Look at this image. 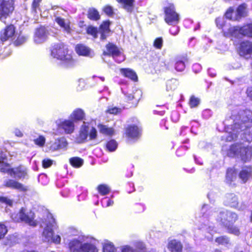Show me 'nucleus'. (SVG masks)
I'll return each instance as SVG.
<instances>
[{
	"label": "nucleus",
	"mask_w": 252,
	"mask_h": 252,
	"mask_svg": "<svg viewBox=\"0 0 252 252\" xmlns=\"http://www.w3.org/2000/svg\"><path fill=\"white\" fill-rule=\"evenodd\" d=\"M40 226L43 228L42 233V239L44 242L53 243L59 244L61 243V238L60 235H53L54 231L58 226L52 215L47 213L46 216L42 220L40 223Z\"/></svg>",
	"instance_id": "f257e3e1"
},
{
	"label": "nucleus",
	"mask_w": 252,
	"mask_h": 252,
	"mask_svg": "<svg viewBox=\"0 0 252 252\" xmlns=\"http://www.w3.org/2000/svg\"><path fill=\"white\" fill-rule=\"evenodd\" d=\"M51 56L60 61L63 66L69 67L75 64V61L73 59L72 52L69 51L67 47L62 43L55 44L51 49Z\"/></svg>",
	"instance_id": "f03ea898"
},
{
	"label": "nucleus",
	"mask_w": 252,
	"mask_h": 252,
	"mask_svg": "<svg viewBox=\"0 0 252 252\" xmlns=\"http://www.w3.org/2000/svg\"><path fill=\"white\" fill-rule=\"evenodd\" d=\"M252 126V120L251 119H249L246 123L244 122L241 125L235 124L233 126L232 131L226 133L225 135L222 136V138L226 141H231L236 138L239 132V130L240 129L241 131H244L243 134L244 135V138L245 140L248 142L251 141L252 140V132L250 129Z\"/></svg>",
	"instance_id": "7ed1b4c3"
},
{
	"label": "nucleus",
	"mask_w": 252,
	"mask_h": 252,
	"mask_svg": "<svg viewBox=\"0 0 252 252\" xmlns=\"http://www.w3.org/2000/svg\"><path fill=\"white\" fill-rule=\"evenodd\" d=\"M7 156L5 153L0 150V171L7 173L11 177L21 179L25 178L27 175V169L25 166H19L10 168V165L7 163Z\"/></svg>",
	"instance_id": "20e7f679"
},
{
	"label": "nucleus",
	"mask_w": 252,
	"mask_h": 252,
	"mask_svg": "<svg viewBox=\"0 0 252 252\" xmlns=\"http://www.w3.org/2000/svg\"><path fill=\"white\" fill-rule=\"evenodd\" d=\"M227 154L229 157H237L246 162L252 157V147L242 143L234 144L230 147Z\"/></svg>",
	"instance_id": "39448f33"
},
{
	"label": "nucleus",
	"mask_w": 252,
	"mask_h": 252,
	"mask_svg": "<svg viewBox=\"0 0 252 252\" xmlns=\"http://www.w3.org/2000/svg\"><path fill=\"white\" fill-rule=\"evenodd\" d=\"M223 32L226 37H236L239 34H241L248 37H252V23L246 24L242 27L234 26L226 28L225 26L223 29Z\"/></svg>",
	"instance_id": "423d86ee"
},
{
	"label": "nucleus",
	"mask_w": 252,
	"mask_h": 252,
	"mask_svg": "<svg viewBox=\"0 0 252 252\" xmlns=\"http://www.w3.org/2000/svg\"><path fill=\"white\" fill-rule=\"evenodd\" d=\"M89 136L91 140L94 139L97 136V131L96 129L92 127L90 129L89 124L84 122V124L81 126L79 134L77 137V141L78 143L83 142L87 139Z\"/></svg>",
	"instance_id": "0eeeda50"
},
{
	"label": "nucleus",
	"mask_w": 252,
	"mask_h": 252,
	"mask_svg": "<svg viewBox=\"0 0 252 252\" xmlns=\"http://www.w3.org/2000/svg\"><path fill=\"white\" fill-rule=\"evenodd\" d=\"M164 20L166 23L170 25H175L178 23L180 20L179 15L176 12L173 4H169L164 7Z\"/></svg>",
	"instance_id": "6e6552de"
},
{
	"label": "nucleus",
	"mask_w": 252,
	"mask_h": 252,
	"mask_svg": "<svg viewBox=\"0 0 252 252\" xmlns=\"http://www.w3.org/2000/svg\"><path fill=\"white\" fill-rule=\"evenodd\" d=\"M13 0H0V20H4L14 10Z\"/></svg>",
	"instance_id": "1a4fd4ad"
},
{
	"label": "nucleus",
	"mask_w": 252,
	"mask_h": 252,
	"mask_svg": "<svg viewBox=\"0 0 252 252\" xmlns=\"http://www.w3.org/2000/svg\"><path fill=\"white\" fill-rule=\"evenodd\" d=\"M26 211L25 208H22L18 215V218L14 216V215L11 216V218L15 221L21 220L29 224L30 225L35 226L36 223L33 220V214L32 212L26 213Z\"/></svg>",
	"instance_id": "9d476101"
},
{
	"label": "nucleus",
	"mask_w": 252,
	"mask_h": 252,
	"mask_svg": "<svg viewBox=\"0 0 252 252\" xmlns=\"http://www.w3.org/2000/svg\"><path fill=\"white\" fill-rule=\"evenodd\" d=\"M220 217L219 220L225 226H227L233 223L238 219L237 215L230 211H221L220 212Z\"/></svg>",
	"instance_id": "9b49d317"
},
{
	"label": "nucleus",
	"mask_w": 252,
	"mask_h": 252,
	"mask_svg": "<svg viewBox=\"0 0 252 252\" xmlns=\"http://www.w3.org/2000/svg\"><path fill=\"white\" fill-rule=\"evenodd\" d=\"M85 237L79 236L77 238L70 240L68 243V248L70 252H82Z\"/></svg>",
	"instance_id": "f8f14e48"
},
{
	"label": "nucleus",
	"mask_w": 252,
	"mask_h": 252,
	"mask_svg": "<svg viewBox=\"0 0 252 252\" xmlns=\"http://www.w3.org/2000/svg\"><path fill=\"white\" fill-rule=\"evenodd\" d=\"M3 186L23 192H25L28 190L27 187L14 179H8L4 180Z\"/></svg>",
	"instance_id": "ddd939ff"
},
{
	"label": "nucleus",
	"mask_w": 252,
	"mask_h": 252,
	"mask_svg": "<svg viewBox=\"0 0 252 252\" xmlns=\"http://www.w3.org/2000/svg\"><path fill=\"white\" fill-rule=\"evenodd\" d=\"M62 12L65 13L63 10L61 9L58 11L55 15V21L63 29L64 31L67 33H69L71 32V29L69 26V22L67 20L64 19L62 17L61 14H63Z\"/></svg>",
	"instance_id": "4468645a"
},
{
	"label": "nucleus",
	"mask_w": 252,
	"mask_h": 252,
	"mask_svg": "<svg viewBox=\"0 0 252 252\" xmlns=\"http://www.w3.org/2000/svg\"><path fill=\"white\" fill-rule=\"evenodd\" d=\"M252 53V42L246 41L242 42L239 48V54L246 59L250 57Z\"/></svg>",
	"instance_id": "2eb2a0df"
},
{
	"label": "nucleus",
	"mask_w": 252,
	"mask_h": 252,
	"mask_svg": "<svg viewBox=\"0 0 252 252\" xmlns=\"http://www.w3.org/2000/svg\"><path fill=\"white\" fill-rule=\"evenodd\" d=\"M47 37V32L45 28L41 27L36 30L34 36V41L36 43L44 42Z\"/></svg>",
	"instance_id": "dca6fc26"
},
{
	"label": "nucleus",
	"mask_w": 252,
	"mask_h": 252,
	"mask_svg": "<svg viewBox=\"0 0 252 252\" xmlns=\"http://www.w3.org/2000/svg\"><path fill=\"white\" fill-rule=\"evenodd\" d=\"M15 32V28L13 25L7 26L4 30L0 32V40L3 42L7 40L14 35Z\"/></svg>",
	"instance_id": "f3484780"
},
{
	"label": "nucleus",
	"mask_w": 252,
	"mask_h": 252,
	"mask_svg": "<svg viewBox=\"0 0 252 252\" xmlns=\"http://www.w3.org/2000/svg\"><path fill=\"white\" fill-rule=\"evenodd\" d=\"M103 54L112 56L113 58H115L117 56L120 55V50L115 45L109 43L106 45Z\"/></svg>",
	"instance_id": "a211bd4d"
},
{
	"label": "nucleus",
	"mask_w": 252,
	"mask_h": 252,
	"mask_svg": "<svg viewBox=\"0 0 252 252\" xmlns=\"http://www.w3.org/2000/svg\"><path fill=\"white\" fill-rule=\"evenodd\" d=\"M224 203L225 205L232 208H238L239 204L238 197L233 193L227 194L225 196Z\"/></svg>",
	"instance_id": "6ab92c4d"
},
{
	"label": "nucleus",
	"mask_w": 252,
	"mask_h": 252,
	"mask_svg": "<svg viewBox=\"0 0 252 252\" xmlns=\"http://www.w3.org/2000/svg\"><path fill=\"white\" fill-rule=\"evenodd\" d=\"M73 121L69 120H66L62 122L60 124L61 128L64 130L67 134H70L73 132L74 130V125Z\"/></svg>",
	"instance_id": "aec40b11"
},
{
	"label": "nucleus",
	"mask_w": 252,
	"mask_h": 252,
	"mask_svg": "<svg viewBox=\"0 0 252 252\" xmlns=\"http://www.w3.org/2000/svg\"><path fill=\"white\" fill-rule=\"evenodd\" d=\"M252 175V169L251 167H244L239 173V177L244 183L246 182Z\"/></svg>",
	"instance_id": "412c9836"
},
{
	"label": "nucleus",
	"mask_w": 252,
	"mask_h": 252,
	"mask_svg": "<svg viewBox=\"0 0 252 252\" xmlns=\"http://www.w3.org/2000/svg\"><path fill=\"white\" fill-rule=\"evenodd\" d=\"M140 129L135 126H130L126 130V135L130 138H135L139 137L140 135Z\"/></svg>",
	"instance_id": "4be33fe9"
},
{
	"label": "nucleus",
	"mask_w": 252,
	"mask_h": 252,
	"mask_svg": "<svg viewBox=\"0 0 252 252\" xmlns=\"http://www.w3.org/2000/svg\"><path fill=\"white\" fill-rule=\"evenodd\" d=\"M168 249L171 252H181L182 250V245L180 242L172 240L169 242Z\"/></svg>",
	"instance_id": "5701e85b"
},
{
	"label": "nucleus",
	"mask_w": 252,
	"mask_h": 252,
	"mask_svg": "<svg viewBox=\"0 0 252 252\" xmlns=\"http://www.w3.org/2000/svg\"><path fill=\"white\" fill-rule=\"evenodd\" d=\"M109 25V22L105 21L100 26L99 32L101 33L100 38L102 40H105L108 36V34L110 32Z\"/></svg>",
	"instance_id": "b1692460"
},
{
	"label": "nucleus",
	"mask_w": 252,
	"mask_h": 252,
	"mask_svg": "<svg viewBox=\"0 0 252 252\" xmlns=\"http://www.w3.org/2000/svg\"><path fill=\"white\" fill-rule=\"evenodd\" d=\"M76 51L79 55L90 56L91 50L88 47L82 44H78L75 48Z\"/></svg>",
	"instance_id": "393cba45"
},
{
	"label": "nucleus",
	"mask_w": 252,
	"mask_h": 252,
	"mask_svg": "<svg viewBox=\"0 0 252 252\" xmlns=\"http://www.w3.org/2000/svg\"><path fill=\"white\" fill-rule=\"evenodd\" d=\"M121 73L124 76L131 79L133 81L137 80V76L135 72L129 68H121Z\"/></svg>",
	"instance_id": "a878e982"
},
{
	"label": "nucleus",
	"mask_w": 252,
	"mask_h": 252,
	"mask_svg": "<svg viewBox=\"0 0 252 252\" xmlns=\"http://www.w3.org/2000/svg\"><path fill=\"white\" fill-rule=\"evenodd\" d=\"M100 133L107 136H112L114 134L115 131L112 127H110L102 124L97 126Z\"/></svg>",
	"instance_id": "bb28decb"
},
{
	"label": "nucleus",
	"mask_w": 252,
	"mask_h": 252,
	"mask_svg": "<svg viewBox=\"0 0 252 252\" xmlns=\"http://www.w3.org/2000/svg\"><path fill=\"white\" fill-rule=\"evenodd\" d=\"M246 16V5L242 4L240 5L235 12V16H234V20H239L242 17Z\"/></svg>",
	"instance_id": "cd10ccee"
},
{
	"label": "nucleus",
	"mask_w": 252,
	"mask_h": 252,
	"mask_svg": "<svg viewBox=\"0 0 252 252\" xmlns=\"http://www.w3.org/2000/svg\"><path fill=\"white\" fill-rule=\"evenodd\" d=\"M142 95V92L140 90H136L132 94H129L128 96V100H133V103L137 104Z\"/></svg>",
	"instance_id": "c85d7f7f"
},
{
	"label": "nucleus",
	"mask_w": 252,
	"mask_h": 252,
	"mask_svg": "<svg viewBox=\"0 0 252 252\" xmlns=\"http://www.w3.org/2000/svg\"><path fill=\"white\" fill-rule=\"evenodd\" d=\"M85 114L83 111H74L70 115V119L74 122L84 119Z\"/></svg>",
	"instance_id": "c756f323"
},
{
	"label": "nucleus",
	"mask_w": 252,
	"mask_h": 252,
	"mask_svg": "<svg viewBox=\"0 0 252 252\" xmlns=\"http://www.w3.org/2000/svg\"><path fill=\"white\" fill-rule=\"evenodd\" d=\"M98 250L93 244L84 243L83 245L82 252H97Z\"/></svg>",
	"instance_id": "7c9ffc66"
},
{
	"label": "nucleus",
	"mask_w": 252,
	"mask_h": 252,
	"mask_svg": "<svg viewBox=\"0 0 252 252\" xmlns=\"http://www.w3.org/2000/svg\"><path fill=\"white\" fill-rule=\"evenodd\" d=\"M88 18L93 20H97L100 18L98 11L94 8L89 9L88 12Z\"/></svg>",
	"instance_id": "2f4dec72"
},
{
	"label": "nucleus",
	"mask_w": 252,
	"mask_h": 252,
	"mask_svg": "<svg viewBox=\"0 0 252 252\" xmlns=\"http://www.w3.org/2000/svg\"><path fill=\"white\" fill-rule=\"evenodd\" d=\"M70 164L75 167H80L83 164V160L78 157L72 158L69 160Z\"/></svg>",
	"instance_id": "473e14b6"
},
{
	"label": "nucleus",
	"mask_w": 252,
	"mask_h": 252,
	"mask_svg": "<svg viewBox=\"0 0 252 252\" xmlns=\"http://www.w3.org/2000/svg\"><path fill=\"white\" fill-rule=\"evenodd\" d=\"M117 1L123 3L125 8L128 11H131L132 10L134 0H117Z\"/></svg>",
	"instance_id": "72a5a7b5"
},
{
	"label": "nucleus",
	"mask_w": 252,
	"mask_h": 252,
	"mask_svg": "<svg viewBox=\"0 0 252 252\" xmlns=\"http://www.w3.org/2000/svg\"><path fill=\"white\" fill-rule=\"evenodd\" d=\"M236 174L235 173L234 170L232 169H228L226 172V179L227 182L231 183L234 179L236 178Z\"/></svg>",
	"instance_id": "f704fd0d"
},
{
	"label": "nucleus",
	"mask_w": 252,
	"mask_h": 252,
	"mask_svg": "<svg viewBox=\"0 0 252 252\" xmlns=\"http://www.w3.org/2000/svg\"><path fill=\"white\" fill-rule=\"evenodd\" d=\"M215 241L218 244L224 246H228L230 244L228 238L225 236H222L217 238L215 239Z\"/></svg>",
	"instance_id": "c9c22d12"
},
{
	"label": "nucleus",
	"mask_w": 252,
	"mask_h": 252,
	"mask_svg": "<svg viewBox=\"0 0 252 252\" xmlns=\"http://www.w3.org/2000/svg\"><path fill=\"white\" fill-rule=\"evenodd\" d=\"M178 81L176 79H171L167 82L166 87L168 91H172L176 89L178 86Z\"/></svg>",
	"instance_id": "e433bc0d"
},
{
	"label": "nucleus",
	"mask_w": 252,
	"mask_h": 252,
	"mask_svg": "<svg viewBox=\"0 0 252 252\" xmlns=\"http://www.w3.org/2000/svg\"><path fill=\"white\" fill-rule=\"evenodd\" d=\"M103 252H116V249L111 242H107L103 245Z\"/></svg>",
	"instance_id": "4c0bfd02"
},
{
	"label": "nucleus",
	"mask_w": 252,
	"mask_h": 252,
	"mask_svg": "<svg viewBox=\"0 0 252 252\" xmlns=\"http://www.w3.org/2000/svg\"><path fill=\"white\" fill-rule=\"evenodd\" d=\"M97 189L99 193L102 195L107 194L110 190L109 187L106 185H99L97 187Z\"/></svg>",
	"instance_id": "58836bf2"
},
{
	"label": "nucleus",
	"mask_w": 252,
	"mask_h": 252,
	"mask_svg": "<svg viewBox=\"0 0 252 252\" xmlns=\"http://www.w3.org/2000/svg\"><path fill=\"white\" fill-rule=\"evenodd\" d=\"M118 146L117 142L114 140H111L106 144L107 149L110 152L116 150Z\"/></svg>",
	"instance_id": "ea45409f"
},
{
	"label": "nucleus",
	"mask_w": 252,
	"mask_h": 252,
	"mask_svg": "<svg viewBox=\"0 0 252 252\" xmlns=\"http://www.w3.org/2000/svg\"><path fill=\"white\" fill-rule=\"evenodd\" d=\"M200 99L198 97H196L194 95H192L189 101V104L191 108H194L198 106L200 103Z\"/></svg>",
	"instance_id": "a19ab883"
},
{
	"label": "nucleus",
	"mask_w": 252,
	"mask_h": 252,
	"mask_svg": "<svg viewBox=\"0 0 252 252\" xmlns=\"http://www.w3.org/2000/svg\"><path fill=\"white\" fill-rule=\"evenodd\" d=\"M34 143L39 147H43L45 143V138L43 136L39 135L37 138L33 140Z\"/></svg>",
	"instance_id": "79ce46f5"
},
{
	"label": "nucleus",
	"mask_w": 252,
	"mask_h": 252,
	"mask_svg": "<svg viewBox=\"0 0 252 252\" xmlns=\"http://www.w3.org/2000/svg\"><path fill=\"white\" fill-rule=\"evenodd\" d=\"M87 32L88 34L92 35L94 38L97 37L98 31L96 28L92 26H89L87 29Z\"/></svg>",
	"instance_id": "37998d69"
},
{
	"label": "nucleus",
	"mask_w": 252,
	"mask_h": 252,
	"mask_svg": "<svg viewBox=\"0 0 252 252\" xmlns=\"http://www.w3.org/2000/svg\"><path fill=\"white\" fill-rule=\"evenodd\" d=\"M175 68L178 71H183L185 68V63L183 61H177L175 65Z\"/></svg>",
	"instance_id": "c03bdc74"
},
{
	"label": "nucleus",
	"mask_w": 252,
	"mask_h": 252,
	"mask_svg": "<svg viewBox=\"0 0 252 252\" xmlns=\"http://www.w3.org/2000/svg\"><path fill=\"white\" fill-rule=\"evenodd\" d=\"M7 232V229L5 224L0 223V240L3 239Z\"/></svg>",
	"instance_id": "a18cd8bd"
},
{
	"label": "nucleus",
	"mask_w": 252,
	"mask_h": 252,
	"mask_svg": "<svg viewBox=\"0 0 252 252\" xmlns=\"http://www.w3.org/2000/svg\"><path fill=\"white\" fill-rule=\"evenodd\" d=\"M101 203L103 207H108L112 206L114 204V201L107 197H105L102 200Z\"/></svg>",
	"instance_id": "49530a36"
},
{
	"label": "nucleus",
	"mask_w": 252,
	"mask_h": 252,
	"mask_svg": "<svg viewBox=\"0 0 252 252\" xmlns=\"http://www.w3.org/2000/svg\"><path fill=\"white\" fill-rule=\"evenodd\" d=\"M228 228V230L229 233H232L235 235H239L240 234V231L238 227L228 225L226 226Z\"/></svg>",
	"instance_id": "de8ad7c7"
},
{
	"label": "nucleus",
	"mask_w": 252,
	"mask_h": 252,
	"mask_svg": "<svg viewBox=\"0 0 252 252\" xmlns=\"http://www.w3.org/2000/svg\"><path fill=\"white\" fill-rule=\"evenodd\" d=\"M234 13V9L232 7H230L225 13V17L226 18L229 19L230 20H232L233 21H236L237 20H234V17L233 16V14Z\"/></svg>",
	"instance_id": "09e8293b"
},
{
	"label": "nucleus",
	"mask_w": 252,
	"mask_h": 252,
	"mask_svg": "<svg viewBox=\"0 0 252 252\" xmlns=\"http://www.w3.org/2000/svg\"><path fill=\"white\" fill-rule=\"evenodd\" d=\"M163 40L161 38H157L154 42V46L157 49H160L162 47Z\"/></svg>",
	"instance_id": "8fccbe9b"
},
{
	"label": "nucleus",
	"mask_w": 252,
	"mask_h": 252,
	"mask_svg": "<svg viewBox=\"0 0 252 252\" xmlns=\"http://www.w3.org/2000/svg\"><path fill=\"white\" fill-rule=\"evenodd\" d=\"M0 202L7 204L10 206L13 204V200L6 197L0 196Z\"/></svg>",
	"instance_id": "3c124183"
},
{
	"label": "nucleus",
	"mask_w": 252,
	"mask_h": 252,
	"mask_svg": "<svg viewBox=\"0 0 252 252\" xmlns=\"http://www.w3.org/2000/svg\"><path fill=\"white\" fill-rule=\"evenodd\" d=\"M59 143H60V142L58 141V139L55 140V141L54 142L51 143V144L50 146V150H51L52 151H56V150H57L60 149Z\"/></svg>",
	"instance_id": "603ef678"
},
{
	"label": "nucleus",
	"mask_w": 252,
	"mask_h": 252,
	"mask_svg": "<svg viewBox=\"0 0 252 252\" xmlns=\"http://www.w3.org/2000/svg\"><path fill=\"white\" fill-rule=\"evenodd\" d=\"M58 141L60 142L59 145L60 149L65 148L67 145V141L64 137H62L59 139H58Z\"/></svg>",
	"instance_id": "864d4df0"
},
{
	"label": "nucleus",
	"mask_w": 252,
	"mask_h": 252,
	"mask_svg": "<svg viewBox=\"0 0 252 252\" xmlns=\"http://www.w3.org/2000/svg\"><path fill=\"white\" fill-rule=\"evenodd\" d=\"M104 12L108 15H111L113 13V10L111 6L107 5L103 8Z\"/></svg>",
	"instance_id": "5fc2aeb1"
},
{
	"label": "nucleus",
	"mask_w": 252,
	"mask_h": 252,
	"mask_svg": "<svg viewBox=\"0 0 252 252\" xmlns=\"http://www.w3.org/2000/svg\"><path fill=\"white\" fill-rule=\"evenodd\" d=\"M121 252H135L134 250L131 247L126 245L122 247Z\"/></svg>",
	"instance_id": "6e6d98bb"
},
{
	"label": "nucleus",
	"mask_w": 252,
	"mask_h": 252,
	"mask_svg": "<svg viewBox=\"0 0 252 252\" xmlns=\"http://www.w3.org/2000/svg\"><path fill=\"white\" fill-rule=\"evenodd\" d=\"M171 119L174 122H177L179 119L178 111H172L171 114Z\"/></svg>",
	"instance_id": "4d7b16f0"
},
{
	"label": "nucleus",
	"mask_w": 252,
	"mask_h": 252,
	"mask_svg": "<svg viewBox=\"0 0 252 252\" xmlns=\"http://www.w3.org/2000/svg\"><path fill=\"white\" fill-rule=\"evenodd\" d=\"M52 164V160L49 159H44L42 161V165L44 168H48Z\"/></svg>",
	"instance_id": "13d9d810"
},
{
	"label": "nucleus",
	"mask_w": 252,
	"mask_h": 252,
	"mask_svg": "<svg viewBox=\"0 0 252 252\" xmlns=\"http://www.w3.org/2000/svg\"><path fill=\"white\" fill-rule=\"evenodd\" d=\"M169 32L171 34L176 35L179 33V28L178 27L173 26L170 29Z\"/></svg>",
	"instance_id": "bf43d9fd"
},
{
	"label": "nucleus",
	"mask_w": 252,
	"mask_h": 252,
	"mask_svg": "<svg viewBox=\"0 0 252 252\" xmlns=\"http://www.w3.org/2000/svg\"><path fill=\"white\" fill-rule=\"evenodd\" d=\"M115 60L118 63H120L125 60L124 56L120 51V55L117 56L115 58H114Z\"/></svg>",
	"instance_id": "052dcab7"
},
{
	"label": "nucleus",
	"mask_w": 252,
	"mask_h": 252,
	"mask_svg": "<svg viewBox=\"0 0 252 252\" xmlns=\"http://www.w3.org/2000/svg\"><path fill=\"white\" fill-rule=\"evenodd\" d=\"M216 23L217 27L220 28L221 29L223 28V21L221 20V18H217L216 20Z\"/></svg>",
	"instance_id": "680f3d73"
},
{
	"label": "nucleus",
	"mask_w": 252,
	"mask_h": 252,
	"mask_svg": "<svg viewBox=\"0 0 252 252\" xmlns=\"http://www.w3.org/2000/svg\"><path fill=\"white\" fill-rule=\"evenodd\" d=\"M41 0H33L32 2V8L36 12V8L39 6V3Z\"/></svg>",
	"instance_id": "e2e57ef3"
},
{
	"label": "nucleus",
	"mask_w": 252,
	"mask_h": 252,
	"mask_svg": "<svg viewBox=\"0 0 252 252\" xmlns=\"http://www.w3.org/2000/svg\"><path fill=\"white\" fill-rule=\"evenodd\" d=\"M78 231L76 229L74 228H69L68 232V234L69 236H76L77 235Z\"/></svg>",
	"instance_id": "0e129e2a"
},
{
	"label": "nucleus",
	"mask_w": 252,
	"mask_h": 252,
	"mask_svg": "<svg viewBox=\"0 0 252 252\" xmlns=\"http://www.w3.org/2000/svg\"><path fill=\"white\" fill-rule=\"evenodd\" d=\"M14 134L19 137H22L23 136V132L19 129L15 128L13 131Z\"/></svg>",
	"instance_id": "69168bd1"
},
{
	"label": "nucleus",
	"mask_w": 252,
	"mask_h": 252,
	"mask_svg": "<svg viewBox=\"0 0 252 252\" xmlns=\"http://www.w3.org/2000/svg\"><path fill=\"white\" fill-rule=\"evenodd\" d=\"M246 93L248 96L249 97L251 100H252V87L248 88Z\"/></svg>",
	"instance_id": "338daca9"
},
{
	"label": "nucleus",
	"mask_w": 252,
	"mask_h": 252,
	"mask_svg": "<svg viewBox=\"0 0 252 252\" xmlns=\"http://www.w3.org/2000/svg\"><path fill=\"white\" fill-rule=\"evenodd\" d=\"M211 232H209L210 234V235H206V238L209 241H211V240H213L212 235H213V233L214 231H213V230H211Z\"/></svg>",
	"instance_id": "774afa93"
}]
</instances>
